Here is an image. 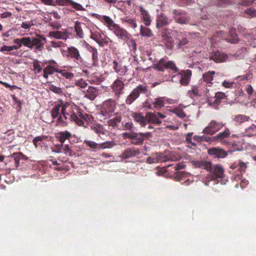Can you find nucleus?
Instances as JSON below:
<instances>
[{"label": "nucleus", "instance_id": "nucleus-1", "mask_svg": "<svg viewBox=\"0 0 256 256\" xmlns=\"http://www.w3.org/2000/svg\"><path fill=\"white\" fill-rule=\"evenodd\" d=\"M95 17L104 24L110 30H112L116 36L120 40H122L126 43L131 40V34L128 30L121 28L118 24H116L114 20L107 16H102L94 14Z\"/></svg>", "mask_w": 256, "mask_h": 256}, {"label": "nucleus", "instance_id": "nucleus-2", "mask_svg": "<svg viewBox=\"0 0 256 256\" xmlns=\"http://www.w3.org/2000/svg\"><path fill=\"white\" fill-rule=\"evenodd\" d=\"M116 99L108 98L104 101L101 105L100 114L104 120L110 118L114 114L116 107Z\"/></svg>", "mask_w": 256, "mask_h": 256}, {"label": "nucleus", "instance_id": "nucleus-3", "mask_svg": "<svg viewBox=\"0 0 256 256\" xmlns=\"http://www.w3.org/2000/svg\"><path fill=\"white\" fill-rule=\"evenodd\" d=\"M148 86L145 84H139L134 88L128 96L126 97L125 103L126 104H131L137 100L140 94H146L148 92Z\"/></svg>", "mask_w": 256, "mask_h": 256}, {"label": "nucleus", "instance_id": "nucleus-4", "mask_svg": "<svg viewBox=\"0 0 256 256\" xmlns=\"http://www.w3.org/2000/svg\"><path fill=\"white\" fill-rule=\"evenodd\" d=\"M154 70L164 72L165 70H170L173 73L178 72L179 68L176 64L172 60H166L164 58H160L158 63L154 64Z\"/></svg>", "mask_w": 256, "mask_h": 256}, {"label": "nucleus", "instance_id": "nucleus-5", "mask_svg": "<svg viewBox=\"0 0 256 256\" xmlns=\"http://www.w3.org/2000/svg\"><path fill=\"white\" fill-rule=\"evenodd\" d=\"M30 44L28 48L30 50L34 49L36 53L40 52L44 48V44L46 42V38L44 35H38L36 38L30 37Z\"/></svg>", "mask_w": 256, "mask_h": 256}, {"label": "nucleus", "instance_id": "nucleus-6", "mask_svg": "<svg viewBox=\"0 0 256 256\" xmlns=\"http://www.w3.org/2000/svg\"><path fill=\"white\" fill-rule=\"evenodd\" d=\"M112 92L116 100H119L120 96L123 94L124 88V80L122 78H118L110 86Z\"/></svg>", "mask_w": 256, "mask_h": 256}, {"label": "nucleus", "instance_id": "nucleus-7", "mask_svg": "<svg viewBox=\"0 0 256 256\" xmlns=\"http://www.w3.org/2000/svg\"><path fill=\"white\" fill-rule=\"evenodd\" d=\"M225 125L226 123L212 120L208 126L203 130L202 132L212 136L219 132Z\"/></svg>", "mask_w": 256, "mask_h": 256}, {"label": "nucleus", "instance_id": "nucleus-8", "mask_svg": "<svg viewBox=\"0 0 256 256\" xmlns=\"http://www.w3.org/2000/svg\"><path fill=\"white\" fill-rule=\"evenodd\" d=\"M150 132L133 133L130 142L136 146H140L143 144L144 139L152 137Z\"/></svg>", "mask_w": 256, "mask_h": 256}, {"label": "nucleus", "instance_id": "nucleus-9", "mask_svg": "<svg viewBox=\"0 0 256 256\" xmlns=\"http://www.w3.org/2000/svg\"><path fill=\"white\" fill-rule=\"evenodd\" d=\"M66 57L72 59L74 62L77 64L82 63L83 59L80 55V52L78 49L74 46H70L67 48Z\"/></svg>", "mask_w": 256, "mask_h": 256}, {"label": "nucleus", "instance_id": "nucleus-10", "mask_svg": "<svg viewBox=\"0 0 256 256\" xmlns=\"http://www.w3.org/2000/svg\"><path fill=\"white\" fill-rule=\"evenodd\" d=\"M202 88H204V84L200 80L198 84L191 85L190 89L188 91V94L192 99L199 96H202Z\"/></svg>", "mask_w": 256, "mask_h": 256}, {"label": "nucleus", "instance_id": "nucleus-11", "mask_svg": "<svg viewBox=\"0 0 256 256\" xmlns=\"http://www.w3.org/2000/svg\"><path fill=\"white\" fill-rule=\"evenodd\" d=\"M224 170L221 165L218 164L212 166V170L210 172L212 174H210L208 176V182L216 180L218 178H222L224 176Z\"/></svg>", "mask_w": 256, "mask_h": 256}, {"label": "nucleus", "instance_id": "nucleus-12", "mask_svg": "<svg viewBox=\"0 0 256 256\" xmlns=\"http://www.w3.org/2000/svg\"><path fill=\"white\" fill-rule=\"evenodd\" d=\"M192 75V70L189 69L182 70L178 72L177 76L180 77V84L184 86H188L190 83Z\"/></svg>", "mask_w": 256, "mask_h": 256}, {"label": "nucleus", "instance_id": "nucleus-13", "mask_svg": "<svg viewBox=\"0 0 256 256\" xmlns=\"http://www.w3.org/2000/svg\"><path fill=\"white\" fill-rule=\"evenodd\" d=\"M55 4L60 6H70L76 10L82 11L84 10V8L80 4L72 0H56Z\"/></svg>", "mask_w": 256, "mask_h": 256}, {"label": "nucleus", "instance_id": "nucleus-14", "mask_svg": "<svg viewBox=\"0 0 256 256\" xmlns=\"http://www.w3.org/2000/svg\"><path fill=\"white\" fill-rule=\"evenodd\" d=\"M174 18L176 22L180 24H186L190 20L188 14L182 11L174 10L172 11Z\"/></svg>", "mask_w": 256, "mask_h": 256}, {"label": "nucleus", "instance_id": "nucleus-15", "mask_svg": "<svg viewBox=\"0 0 256 256\" xmlns=\"http://www.w3.org/2000/svg\"><path fill=\"white\" fill-rule=\"evenodd\" d=\"M113 116H114L113 118L104 120H106V123L112 129H116L118 128L121 123L122 116L121 113L120 112L115 113Z\"/></svg>", "mask_w": 256, "mask_h": 256}, {"label": "nucleus", "instance_id": "nucleus-16", "mask_svg": "<svg viewBox=\"0 0 256 256\" xmlns=\"http://www.w3.org/2000/svg\"><path fill=\"white\" fill-rule=\"evenodd\" d=\"M254 0H241V2H238V4H241L245 6H248L252 4ZM236 0H217L215 4L218 6H224L227 4H232V3H236Z\"/></svg>", "mask_w": 256, "mask_h": 256}, {"label": "nucleus", "instance_id": "nucleus-17", "mask_svg": "<svg viewBox=\"0 0 256 256\" xmlns=\"http://www.w3.org/2000/svg\"><path fill=\"white\" fill-rule=\"evenodd\" d=\"M208 153L210 156L216 158H224L228 156V152L220 147L210 148L208 150Z\"/></svg>", "mask_w": 256, "mask_h": 256}, {"label": "nucleus", "instance_id": "nucleus-18", "mask_svg": "<svg viewBox=\"0 0 256 256\" xmlns=\"http://www.w3.org/2000/svg\"><path fill=\"white\" fill-rule=\"evenodd\" d=\"M140 151L138 148L134 147L129 148L124 150L120 155L121 158L128 159L138 155Z\"/></svg>", "mask_w": 256, "mask_h": 256}, {"label": "nucleus", "instance_id": "nucleus-19", "mask_svg": "<svg viewBox=\"0 0 256 256\" xmlns=\"http://www.w3.org/2000/svg\"><path fill=\"white\" fill-rule=\"evenodd\" d=\"M171 22V20L163 13H160L158 15L156 18V28H160L164 26L168 25Z\"/></svg>", "mask_w": 256, "mask_h": 256}, {"label": "nucleus", "instance_id": "nucleus-20", "mask_svg": "<svg viewBox=\"0 0 256 256\" xmlns=\"http://www.w3.org/2000/svg\"><path fill=\"white\" fill-rule=\"evenodd\" d=\"M210 60H212L216 62H222L228 58V55L220 52L219 50L214 52L210 56Z\"/></svg>", "mask_w": 256, "mask_h": 256}, {"label": "nucleus", "instance_id": "nucleus-21", "mask_svg": "<svg viewBox=\"0 0 256 256\" xmlns=\"http://www.w3.org/2000/svg\"><path fill=\"white\" fill-rule=\"evenodd\" d=\"M112 66L116 72L120 76H124L128 72V69L125 66H122L116 60L112 61Z\"/></svg>", "mask_w": 256, "mask_h": 256}, {"label": "nucleus", "instance_id": "nucleus-22", "mask_svg": "<svg viewBox=\"0 0 256 256\" xmlns=\"http://www.w3.org/2000/svg\"><path fill=\"white\" fill-rule=\"evenodd\" d=\"M24 156L22 152H14L10 156V162L14 163L12 167L13 168H18L20 164V160Z\"/></svg>", "mask_w": 256, "mask_h": 256}, {"label": "nucleus", "instance_id": "nucleus-23", "mask_svg": "<svg viewBox=\"0 0 256 256\" xmlns=\"http://www.w3.org/2000/svg\"><path fill=\"white\" fill-rule=\"evenodd\" d=\"M215 94L214 96H212L208 102V104L210 106H216L220 104L221 100H223L225 97L226 95L221 92L216 93H214Z\"/></svg>", "mask_w": 256, "mask_h": 256}, {"label": "nucleus", "instance_id": "nucleus-24", "mask_svg": "<svg viewBox=\"0 0 256 256\" xmlns=\"http://www.w3.org/2000/svg\"><path fill=\"white\" fill-rule=\"evenodd\" d=\"M72 137V134L71 132L68 131H64L61 132H58L56 134V138L60 142L64 144L66 140H70Z\"/></svg>", "mask_w": 256, "mask_h": 256}, {"label": "nucleus", "instance_id": "nucleus-25", "mask_svg": "<svg viewBox=\"0 0 256 256\" xmlns=\"http://www.w3.org/2000/svg\"><path fill=\"white\" fill-rule=\"evenodd\" d=\"M98 94L99 90L98 88L93 86H89L84 96L90 100H93Z\"/></svg>", "mask_w": 256, "mask_h": 256}, {"label": "nucleus", "instance_id": "nucleus-26", "mask_svg": "<svg viewBox=\"0 0 256 256\" xmlns=\"http://www.w3.org/2000/svg\"><path fill=\"white\" fill-rule=\"evenodd\" d=\"M48 36L58 40H66L68 38V34L66 32L55 30L50 32Z\"/></svg>", "mask_w": 256, "mask_h": 256}, {"label": "nucleus", "instance_id": "nucleus-27", "mask_svg": "<svg viewBox=\"0 0 256 256\" xmlns=\"http://www.w3.org/2000/svg\"><path fill=\"white\" fill-rule=\"evenodd\" d=\"M178 48H183L185 45H186L189 40L186 36L185 34L181 33L178 34L176 38Z\"/></svg>", "mask_w": 256, "mask_h": 256}, {"label": "nucleus", "instance_id": "nucleus-28", "mask_svg": "<svg viewBox=\"0 0 256 256\" xmlns=\"http://www.w3.org/2000/svg\"><path fill=\"white\" fill-rule=\"evenodd\" d=\"M162 42L169 50H172L174 46L172 38L166 32H162Z\"/></svg>", "mask_w": 256, "mask_h": 256}, {"label": "nucleus", "instance_id": "nucleus-29", "mask_svg": "<svg viewBox=\"0 0 256 256\" xmlns=\"http://www.w3.org/2000/svg\"><path fill=\"white\" fill-rule=\"evenodd\" d=\"M139 8L142 16V20L144 22L146 26H150L151 24L152 20L148 11L145 10L142 6H140Z\"/></svg>", "mask_w": 256, "mask_h": 256}, {"label": "nucleus", "instance_id": "nucleus-30", "mask_svg": "<svg viewBox=\"0 0 256 256\" xmlns=\"http://www.w3.org/2000/svg\"><path fill=\"white\" fill-rule=\"evenodd\" d=\"M195 165L201 169L206 170L210 172L212 170V164L208 160H198L195 162Z\"/></svg>", "mask_w": 256, "mask_h": 256}, {"label": "nucleus", "instance_id": "nucleus-31", "mask_svg": "<svg viewBox=\"0 0 256 256\" xmlns=\"http://www.w3.org/2000/svg\"><path fill=\"white\" fill-rule=\"evenodd\" d=\"M147 123L160 124L162 122L159 120L156 114L148 112L146 114V124Z\"/></svg>", "mask_w": 256, "mask_h": 256}, {"label": "nucleus", "instance_id": "nucleus-32", "mask_svg": "<svg viewBox=\"0 0 256 256\" xmlns=\"http://www.w3.org/2000/svg\"><path fill=\"white\" fill-rule=\"evenodd\" d=\"M132 117L135 122L140 123L142 126H145L146 125V116H144L142 113H134Z\"/></svg>", "mask_w": 256, "mask_h": 256}, {"label": "nucleus", "instance_id": "nucleus-33", "mask_svg": "<svg viewBox=\"0 0 256 256\" xmlns=\"http://www.w3.org/2000/svg\"><path fill=\"white\" fill-rule=\"evenodd\" d=\"M82 26H84V24L80 21H76L74 23L75 32H76V36L80 38H82L84 37Z\"/></svg>", "mask_w": 256, "mask_h": 256}, {"label": "nucleus", "instance_id": "nucleus-34", "mask_svg": "<svg viewBox=\"0 0 256 256\" xmlns=\"http://www.w3.org/2000/svg\"><path fill=\"white\" fill-rule=\"evenodd\" d=\"M230 132V130L227 128L225 130L222 132H219L217 135L212 138L213 141L222 142L226 138L229 137Z\"/></svg>", "mask_w": 256, "mask_h": 256}, {"label": "nucleus", "instance_id": "nucleus-35", "mask_svg": "<svg viewBox=\"0 0 256 256\" xmlns=\"http://www.w3.org/2000/svg\"><path fill=\"white\" fill-rule=\"evenodd\" d=\"M154 154L158 162H166L170 158V152L167 151H164V152H155Z\"/></svg>", "mask_w": 256, "mask_h": 256}, {"label": "nucleus", "instance_id": "nucleus-36", "mask_svg": "<svg viewBox=\"0 0 256 256\" xmlns=\"http://www.w3.org/2000/svg\"><path fill=\"white\" fill-rule=\"evenodd\" d=\"M30 37H24L22 38H16L14 40V42L20 48L23 44L24 46H30Z\"/></svg>", "mask_w": 256, "mask_h": 256}, {"label": "nucleus", "instance_id": "nucleus-37", "mask_svg": "<svg viewBox=\"0 0 256 256\" xmlns=\"http://www.w3.org/2000/svg\"><path fill=\"white\" fill-rule=\"evenodd\" d=\"M250 120V117L248 116L243 114H238L236 115L233 118V121L238 124H241L246 122H248Z\"/></svg>", "mask_w": 256, "mask_h": 256}, {"label": "nucleus", "instance_id": "nucleus-38", "mask_svg": "<svg viewBox=\"0 0 256 256\" xmlns=\"http://www.w3.org/2000/svg\"><path fill=\"white\" fill-rule=\"evenodd\" d=\"M140 34L142 36L146 38H151L154 35L152 30L150 28L142 26H140Z\"/></svg>", "mask_w": 256, "mask_h": 256}, {"label": "nucleus", "instance_id": "nucleus-39", "mask_svg": "<svg viewBox=\"0 0 256 256\" xmlns=\"http://www.w3.org/2000/svg\"><path fill=\"white\" fill-rule=\"evenodd\" d=\"M122 20L123 23L128 24L132 28L134 29L138 26L136 20L130 16L124 18L122 19Z\"/></svg>", "mask_w": 256, "mask_h": 256}, {"label": "nucleus", "instance_id": "nucleus-40", "mask_svg": "<svg viewBox=\"0 0 256 256\" xmlns=\"http://www.w3.org/2000/svg\"><path fill=\"white\" fill-rule=\"evenodd\" d=\"M216 74L214 71H208L202 74V78L204 82L208 84H212L211 82L213 79V76Z\"/></svg>", "mask_w": 256, "mask_h": 256}, {"label": "nucleus", "instance_id": "nucleus-41", "mask_svg": "<svg viewBox=\"0 0 256 256\" xmlns=\"http://www.w3.org/2000/svg\"><path fill=\"white\" fill-rule=\"evenodd\" d=\"M154 106L158 110H160L164 104V100L163 97H160L154 100L152 102Z\"/></svg>", "mask_w": 256, "mask_h": 256}, {"label": "nucleus", "instance_id": "nucleus-42", "mask_svg": "<svg viewBox=\"0 0 256 256\" xmlns=\"http://www.w3.org/2000/svg\"><path fill=\"white\" fill-rule=\"evenodd\" d=\"M84 142L93 150H100V144H98L94 141L85 140Z\"/></svg>", "mask_w": 256, "mask_h": 256}, {"label": "nucleus", "instance_id": "nucleus-43", "mask_svg": "<svg viewBox=\"0 0 256 256\" xmlns=\"http://www.w3.org/2000/svg\"><path fill=\"white\" fill-rule=\"evenodd\" d=\"M70 118H72V122H74L80 126H82L84 124V118H80L74 112L71 114Z\"/></svg>", "mask_w": 256, "mask_h": 256}, {"label": "nucleus", "instance_id": "nucleus-44", "mask_svg": "<svg viewBox=\"0 0 256 256\" xmlns=\"http://www.w3.org/2000/svg\"><path fill=\"white\" fill-rule=\"evenodd\" d=\"M51 116L53 119H54L58 116L61 113V110L60 105L55 104L53 108L51 110Z\"/></svg>", "mask_w": 256, "mask_h": 256}, {"label": "nucleus", "instance_id": "nucleus-45", "mask_svg": "<svg viewBox=\"0 0 256 256\" xmlns=\"http://www.w3.org/2000/svg\"><path fill=\"white\" fill-rule=\"evenodd\" d=\"M43 76L44 78H48L50 75H52L54 74L53 66L51 65H48L45 67L43 70Z\"/></svg>", "mask_w": 256, "mask_h": 256}, {"label": "nucleus", "instance_id": "nucleus-46", "mask_svg": "<svg viewBox=\"0 0 256 256\" xmlns=\"http://www.w3.org/2000/svg\"><path fill=\"white\" fill-rule=\"evenodd\" d=\"M116 145V143L114 141H106L100 144V150L111 148Z\"/></svg>", "mask_w": 256, "mask_h": 256}, {"label": "nucleus", "instance_id": "nucleus-47", "mask_svg": "<svg viewBox=\"0 0 256 256\" xmlns=\"http://www.w3.org/2000/svg\"><path fill=\"white\" fill-rule=\"evenodd\" d=\"M256 132V125L252 124L248 128H246L245 130V134L248 136H252Z\"/></svg>", "mask_w": 256, "mask_h": 256}, {"label": "nucleus", "instance_id": "nucleus-48", "mask_svg": "<svg viewBox=\"0 0 256 256\" xmlns=\"http://www.w3.org/2000/svg\"><path fill=\"white\" fill-rule=\"evenodd\" d=\"M89 50L92 54V60L93 63L94 64L98 60V50L94 48L90 47L89 48Z\"/></svg>", "mask_w": 256, "mask_h": 256}, {"label": "nucleus", "instance_id": "nucleus-49", "mask_svg": "<svg viewBox=\"0 0 256 256\" xmlns=\"http://www.w3.org/2000/svg\"><path fill=\"white\" fill-rule=\"evenodd\" d=\"M208 86L210 87V85L206 86V85L204 84V88H202L203 92L202 93V96H204L206 97L208 102L212 98V95L210 94V92H212V90L208 88Z\"/></svg>", "mask_w": 256, "mask_h": 256}, {"label": "nucleus", "instance_id": "nucleus-50", "mask_svg": "<svg viewBox=\"0 0 256 256\" xmlns=\"http://www.w3.org/2000/svg\"><path fill=\"white\" fill-rule=\"evenodd\" d=\"M62 152L65 154L69 156H72L74 154V152L72 150L68 144H62Z\"/></svg>", "mask_w": 256, "mask_h": 256}, {"label": "nucleus", "instance_id": "nucleus-51", "mask_svg": "<svg viewBox=\"0 0 256 256\" xmlns=\"http://www.w3.org/2000/svg\"><path fill=\"white\" fill-rule=\"evenodd\" d=\"M49 88L50 90L54 94L62 95L63 94L62 90L58 86H54L52 84L49 85Z\"/></svg>", "mask_w": 256, "mask_h": 256}, {"label": "nucleus", "instance_id": "nucleus-52", "mask_svg": "<svg viewBox=\"0 0 256 256\" xmlns=\"http://www.w3.org/2000/svg\"><path fill=\"white\" fill-rule=\"evenodd\" d=\"M46 138L45 136H38L35 137L33 140L32 142L35 146V148H38L40 145V142L44 140Z\"/></svg>", "mask_w": 256, "mask_h": 256}, {"label": "nucleus", "instance_id": "nucleus-53", "mask_svg": "<svg viewBox=\"0 0 256 256\" xmlns=\"http://www.w3.org/2000/svg\"><path fill=\"white\" fill-rule=\"evenodd\" d=\"M124 130H128L132 132L134 130V127L133 123L132 122H127L122 123Z\"/></svg>", "mask_w": 256, "mask_h": 256}, {"label": "nucleus", "instance_id": "nucleus-54", "mask_svg": "<svg viewBox=\"0 0 256 256\" xmlns=\"http://www.w3.org/2000/svg\"><path fill=\"white\" fill-rule=\"evenodd\" d=\"M102 38V34L98 32H91L90 38L97 43L101 40Z\"/></svg>", "mask_w": 256, "mask_h": 256}, {"label": "nucleus", "instance_id": "nucleus-55", "mask_svg": "<svg viewBox=\"0 0 256 256\" xmlns=\"http://www.w3.org/2000/svg\"><path fill=\"white\" fill-rule=\"evenodd\" d=\"M109 42H112V40L108 37H105L104 38H101L98 42H97L98 45L102 47H104L105 46H108Z\"/></svg>", "mask_w": 256, "mask_h": 256}, {"label": "nucleus", "instance_id": "nucleus-56", "mask_svg": "<svg viewBox=\"0 0 256 256\" xmlns=\"http://www.w3.org/2000/svg\"><path fill=\"white\" fill-rule=\"evenodd\" d=\"M74 114L72 110L70 111L69 112H61V114L62 115L64 120L66 122V126L67 124V121L70 120L72 121V118H70V115Z\"/></svg>", "mask_w": 256, "mask_h": 256}, {"label": "nucleus", "instance_id": "nucleus-57", "mask_svg": "<svg viewBox=\"0 0 256 256\" xmlns=\"http://www.w3.org/2000/svg\"><path fill=\"white\" fill-rule=\"evenodd\" d=\"M75 85L77 86H80V88H84L88 86V83L82 78H80L76 80Z\"/></svg>", "mask_w": 256, "mask_h": 256}, {"label": "nucleus", "instance_id": "nucleus-58", "mask_svg": "<svg viewBox=\"0 0 256 256\" xmlns=\"http://www.w3.org/2000/svg\"><path fill=\"white\" fill-rule=\"evenodd\" d=\"M56 105L60 106L61 112H67L66 111V108L70 106V104L68 102H66L64 103L62 102H61L60 104H56Z\"/></svg>", "mask_w": 256, "mask_h": 256}, {"label": "nucleus", "instance_id": "nucleus-59", "mask_svg": "<svg viewBox=\"0 0 256 256\" xmlns=\"http://www.w3.org/2000/svg\"><path fill=\"white\" fill-rule=\"evenodd\" d=\"M230 34L232 38L230 39V42L231 43H236L238 41V39L237 34H236V30H232Z\"/></svg>", "mask_w": 256, "mask_h": 256}, {"label": "nucleus", "instance_id": "nucleus-60", "mask_svg": "<svg viewBox=\"0 0 256 256\" xmlns=\"http://www.w3.org/2000/svg\"><path fill=\"white\" fill-rule=\"evenodd\" d=\"M60 74L66 78L71 79L74 76V74L72 72H68L65 70L60 72Z\"/></svg>", "mask_w": 256, "mask_h": 256}, {"label": "nucleus", "instance_id": "nucleus-61", "mask_svg": "<svg viewBox=\"0 0 256 256\" xmlns=\"http://www.w3.org/2000/svg\"><path fill=\"white\" fill-rule=\"evenodd\" d=\"M34 25L32 21L24 22L21 24V27L24 30H30V27Z\"/></svg>", "mask_w": 256, "mask_h": 256}, {"label": "nucleus", "instance_id": "nucleus-62", "mask_svg": "<svg viewBox=\"0 0 256 256\" xmlns=\"http://www.w3.org/2000/svg\"><path fill=\"white\" fill-rule=\"evenodd\" d=\"M146 162L148 164H152L154 163H158L154 153L152 154V156L146 159Z\"/></svg>", "mask_w": 256, "mask_h": 256}, {"label": "nucleus", "instance_id": "nucleus-63", "mask_svg": "<svg viewBox=\"0 0 256 256\" xmlns=\"http://www.w3.org/2000/svg\"><path fill=\"white\" fill-rule=\"evenodd\" d=\"M60 124H61L62 126H66V122L65 120H64V118L62 114H60V116H58L56 120V125L58 126Z\"/></svg>", "mask_w": 256, "mask_h": 256}, {"label": "nucleus", "instance_id": "nucleus-64", "mask_svg": "<svg viewBox=\"0 0 256 256\" xmlns=\"http://www.w3.org/2000/svg\"><path fill=\"white\" fill-rule=\"evenodd\" d=\"M245 12L251 17L256 16V10L252 8H248L246 10Z\"/></svg>", "mask_w": 256, "mask_h": 256}]
</instances>
